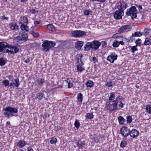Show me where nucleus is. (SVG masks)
<instances>
[{
    "instance_id": "1",
    "label": "nucleus",
    "mask_w": 151,
    "mask_h": 151,
    "mask_svg": "<svg viewBox=\"0 0 151 151\" xmlns=\"http://www.w3.org/2000/svg\"><path fill=\"white\" fill-rule=\"evenodd\" d=\"M123 100V99L122 96H118L116 97L115 100L108 102V103H109V104H106L105 108L110 111H114L117 109L119 102H120Z\"/></svg>"
},
{
    "instance_id": "2",
    "label": "nucleus",
    "mask_w": 151,
    "mask_h": 151,
    "mask_svg": "<svg viewBox=\"0 0 151 151\" xmlns=\"http://www.w3.org/2000/svg\"><path fill=\"white\" fill-rule=\"evenodd\" d=\"M101 45L100 42L97 40H94L91 42H87L85 45L84 48L85 50L87 51L91 49L95 50L99 48Z\"/></svg>"
},
{
    "instance_id": "3",
    "label": "nucleus",
    "mask_w": 151,
    "mask_h": 151,
    "mask_svg": "<svg viewBox=\"0 0 151 151\" xmlns=\"http://www.w3.org/2000/svg\"><path fill=\"white\" fill-rule=\"evenodd\" d=\"M3 110L6 111L4 113V115L5 117L9 118L10 117L14 116L13 113H17L18 112V109L16 108H14L11 106H7L4 108Z\"/></svg>"
},
{
    "instance_id": "4",
    "label": "nucleus",
    "mask_w": 151,
    "mask_h": 151,
    "mask_svg": "<svg viewBox=\"0 0 151 151\" xmlns=\"http://www.w3.org/2000/svg\"><path fill=\"white\" fill-rule=\"evenodd\" d=\"M55 45V43L54 42L46 40L43 42L42 46L44 48V51H47L50 48L54 47Z\"/></svg>"
},
{
    "instance_id": "5",
    "label": "nucleus",
    "mask_w": 151,
    "mask_h": 151,
    "mask_svg": "<svg viewBox=\"0 0 151 151\" xmlns=\"http://www.w3.org/2000/svg\"><path fill=\"white\" fill-rule=\"evenodd\" d=\"M126 14L128 16L132 15L131 18L133 20L134 18H136L137 16V9L135 6H133L129 9L127 10Z\"/></svg>"
},
{
    "instance_id": "6",
    "label": "nucleus",
    "mask_w": 151,
    "mask_h": 151,
    "mask_svg": "<svg viewBox=\"0 0 151 151\" xmlns=\"http://www.w3.org/2000/svg\"><path fill=\"white\" fill-rule=\"evenodd\" d=\"M7 52L11 54L15 53L18 52L19 49L16 46L8 45Z\"/></svg>"
},
{
    "instance_id": "7",
    "label": "nucleus",
    "mask_w": 151,
    "mask_h": 151,
    "mask_svg": "<svg viewBox=\"0 0 151 151\" xmlns=\"http://www.w3.org/2000/svg\"><path fill=\"white\" fill-rule=\"evenodd\" d=\"M22 37L18 36L16 37L15 40H17V42H18L19 41H22L24 42H25L27 40V33L25 32H22Z\"/></svg>"
},
{
    "instance_id": "8",
    "label": "nucleus",
    "mask_w": 151,
    "mask_h": 151,
    "mask_svg": "<svg viewBox=\"0 0 151 151\" xmlns=\"http://www.w3.org/2000/svg\"><path fill=\"white\" fill-rule=\"evenodd\" d=\"M130 130L126 127L124 126L121 128L120 130V133L122 135L126 137L129 134Z\"/></svg>"
},
{
    "instance_id": "9",
    "label": "nucleus",
    "mask_w": 151,
    "mask_h": 151,
    "mask_svg": "<svg viewBox=\"0 0 151 151\" xmlns=\"http://www.w3.org/2000/svg\"><path fill=\"white\" fill-rule=\"evenodd\" d=\"M117 55L116 54L115 52H113L107 57V60L110 63H113L114 62L115 60L117 59Z\"/></svg>"
},
{
    "instance_id": "10",
    "label": "nucleus",
    "mask_w": 151,
    "mask_h": 151,
    "mask_svg": "<svg viewBox=\"0 0 151 151\" xmlns=\"http://www.w3.org/2000/svg\"><path fill=\"white\" fill-rule=\"evenodd\" d=\"M123 14V11L118 9L115 12L114 14V17L116 19H120L122 18Z\"/></svg>"
},
{
    "instance_id": "11",
    "label": "nucleus",
    "mask_w": 151,
    "mask_h": 151,
    "mask_svg": "<svg viewBox=\"0 0 151 151\" xmlns=\"http://www.w3.org/2000/svg\"><path fill=\"white\" fill-rule=\"evenodd\" d=\"M116 7L119 9L123 11L127 7V4L123 2L119 1L117 3Z\"/></svg>"
},
{
    "instance_id": "12",
    "label": "nucleus",
    "mask_w": 151,
    "mask_h": 151,
    "mask_svg": "<svg viewBox=\"0 0 151 151\" xmlns=\"http://www.w3.org/2000/svg\"><path fill=\"white\" fill-rule=\"evenodd\" d=\"M8 46L7 43L6 42H0V52L7 53Z\"/></svg>"
},
{
    "instance_id": "13",
    "label": "nucleus",
    "mask_w": 151,
    "mask_h": 151,
    "mask_svg": "<svg viewBox=\"0 0 151 151\" xmlns=\"http://www.w3.org/2000/svg\"><path fill=\"white\" fill-rule=\"evenodd\" d=\"M131 27L129 25H125L119 28L118 30L119 32L121 33L122 32H127L130 30Z\"/></svg>"
},
{
    "instance_id": "14",
    "label": "nucleus",
    "mask_w": 151,
    "mask_h": 151,
    "mask_svg": "<svg viewBox=\"0 0 151 151\" xmlns=\"http://www.w3.org/2000/svg\"><path fill=\"white\" fill-rule=\"evenodd\" d=\"M139 134L138 131L135 129H133L130 131L129 135L133 138H135L138 137Z\"/></svg>"
},
{
    "instance_id": "15",
    "label": "nucleus",
    "mask_w": 151,
    "mask_h": 151,
    "mask_svg": "<svg viewBox=\"0 0 151 151\" xmlns=\"http://www.w3.org/2000/svg\"><path fill=\"white\" fill-rule=\"evenodd\" d=\"M26 144V143L24 140H20L16 142L15 144L16 146L18 147L19 148H21L24 147Z\"/></svg>"
},
{
    "instance_id": "16",
    "label": "nucleus",
    "mask_w": 151,
    "mask_h": 151,
    "mask_svg": "<svg viewBox=\"0 0 151 151\" xmlns=\"http://www.w3.org/2000/svg\"><path fill=\"white\" fill-rule=\"evenodd\" d=\"M76 143L79 148L82 149L85 147V142L84 141H81V140H78L76 141Z\"/></svg>"
},
{
    "instance_id": "17",
    "label": "nucleus",
    "mask_w": 151,
    "mask_h": 151,
    "mask_svg": "<svg viewBox=\"0 0 151 151\" xmlns=\"http://www.w3.org/2000/svg\"><path fill=\"white\" fill-rule=\"evenodd\" d=\"M10 29L14 31L17 30L19 28L18 25L15 23H12L9 24Z\"/></svg>"
},
{
    "instance_id": "18",
    "label": "nucleus",
    "mask_w": 151,
    "mask_h": 151,
    "mask_svg": "<svg viewBox=\"0 0 151 151\" xmlns=\"http://www.w3.org/2000/svg\"><path fill=\"white\" fill-rule=\"evenodd\" d=\"M45 82V81L44 78H39L36 80L35 84L36 85L41 86H42Z\"/></svg>"
},
{
    "instance_id": "19",
    "label": "nucleus",
    "mask_w": 151,
    "mask_h": 151,
    "mask_svg": "<svg viewBox=\"0 0 151 151\" xmlns=\"http://www.w3.org/2000/svg\"><path fill=\"white\" fill-rule=\"evenodd\" d=\"M28 20L27 18L25 16L21 17L19 19V23L21 24H25L27 25L28 24Z\"/></svg>"
},
{
    "instance_id": "20",
    "label": "nucleus",
    "mask_w": 151,
    "mask_h": 151,
    "mask_svg": "<svg viewBox=\"0 0 151 151\" xmlns=\"http://www.w3.org/2000/svg\"><path fill=\"white\" fill-rule=\"evenodd\" d=\"M83 42L79 41H78L75 44V47L78 50H80L83 45Z\"/></svg>"
},
{
    "instance_id": "21",
    "label": "nucleus",
    "mask_w": 151,
    "mask_h": 151,
    "mask_svg": "<svg viewBox=\"0 0 151 151\" xmlns=\"http://www.w3.org/2000/svg\"><path fill=\"white\" fill-rule=\"evenodd\" d=\"M83 64V63L82 62H81V63H79L77 65V69L78 71L81 72L83 70H85L84 68L81 66Z\"/></svg>"
},
{
    "instance_id": "22",
    "label": "nucleus",
    "mask_w": 151,
    "mask_h": 151,
    "mask_svg": "<svg viewBox=\"0 0 151 151\" xmlns=\"http://www.w3.org/2000/svg\"><path fill=\"white\" fill-rule=\"evenodd\" d=\"M44 94L42 92H39L37 93L35 99H38L39 100H41L43 97Z\"/></svg>"
},
{
    "instance_id": "23",
    "label": "nucleus",
    "mask_w": 151,
    "mask_h": 151,
    "mask_svg": "<svg viewBox=\"0 0 151 151\" xmlns=\"http://www.w3.org/2000/svg\"><path fill=\"white\" fill-rule=\"evenodd\" d=\"M47 29L50 31L54 32L55 30V29L54 26L52 24H49L47 26Z\"/></svg>"
},
{
    "instance_id": "24",
    "label": "nucleus",
    "mask_w": 151,
    "mask_h": 151,
    "mask_svg": "<svg viewBox=\"0 0 151 151\" xmlns=\"http://www.w3.org/2000/svg\"><path fill=\"white\" fill-rule=\"evenodd\" d=\"M25 24H22L20 26V28L22 30L25 32H27L29 30L28 27L26 26Z\"/></svg>"
},
{
    "instance_id": "25",
    "label": "nucleus",
    "mask_w": 151,
    "mask_h": 151,
    "mask_svg": "<svg viewBox=\"0 0 151 151\" xmlns=\"http://www.w3.org/2000/svg\"><path fill=\"white\" fill-rule=\"evenodd\" d=\"M151 44V39L148 38H146L144 43V45H150Z\"/></svg>"
},
{
    "instance_id": "26",
    "label": "nucleus",
    "mask_w": 151,
    "mask_h": 151,
    "mask_svg": "<svg viewBox=\"0 0 151 151\" xmlns=\"http://www.w3.org/2000/svg\"><path fill=\"white\" fill-rule=\"evenodd\" d=\"M86 84L88 87L91 88L93 86V82L91 81L88 80L86 82Z\"/></svg>"
},
{
    "instance_id": "27",
    "label": "nucleus",
    "mask_w": 151,
    "mask_h": 151,
    "mask_svg": "<svg viewBox=\"0 0 151 151\" xmlns=\"http://www.w3.org/2000/svg\"><path fill=\"white\" fill-rule=\"evenodd\" d=\"M83 95L81 93H79L78 94L77 96V99L79 102H80L81 103H82V100L83 99Z\"/></svg>"
},
{
    "instance_id": "28",
    "label": "nucleus",
    "mask_w": 151,
    "mask_h": 151,
    "mask_svg": "<svg viewBox=\"0 0 151 151\" xmlns=\"http://www.w3.org/2000/svg\"><path fill=\"white\" fill-rule=\"evenodd\" d=\"M70 35L73 37H78V30H75L71 32L70 33Z\"/></svg>"
},
{
    "instance_id": "29",
    "label": "nucleus",
    "mask_w": 151,
    "mask_h": 151,
    "mask_svg": "<svg viewBox=\"0 0 151 151\" xmlns=\"http://www.w3.org/2000/svg\"><path fill=\"white\" fill-rule=\"evenodd\" d=\"M145 109L146 112L149 114H151V105L149 104L146 106Z\"/></svg>"
},
{
    "instance_id": "30",
    "label": "nucleus",
    "mask_w": 151,
    "mask_h": 151,
    "mask_svg": "<svg viewBox=\"0 0 151 151\" xmlns=\"http://www.w3.org/2000/svg\"><path fill=\"white\" fill-rule=\"evenodd\" d=\"M13 84L14 86L16 87H19L20 84L19 83V79L18 78H17L14 79Z\"/></svg>"
},
{
    "instance_id": "31",
    "label": "nucleus",
    "mask_w": 151,
    "mask_h": 151,
    "mask_svg": "<svg viewBox=\"0 0 151 151\" xmlns=\"http://www.w3.org/2000/svg\"><path fill=\"white\" fill-rule=\"evenodd\" d=\"M142 35V34L139 32H135L134 33H133L132 35V37H140Z\"/></svg>"
},
{
    "instance_id": "32",
    "label": "nucleus",
    "mask_w": 151,
    "mask_h": 151,
    "mask_svg": "<svg viewBox=\"0 0 151 151\" xmlns=\"http://www.w3.org/2000/svg\"><path fill=\"white\" fill-rule=\"evenodd\" d=\"M118 119L120 124H124L125 119L122 116H119L118 118Z\"/></svg>"
},
{
    "instance_id": "33",
    "label": "nucleus",
    "mask_w": 151,
    "mask_h": 151,
    "mask_svg": "<svg viewBox=\"0 0 151 151\" xmlns=\"http://www.w3.org/2000/svg\"><path fill=\"white\" fill-rule=\"evenodd\" d=\"M86 34V32L84 31L78 30V37H82L84 36Z\"/></svg>"
},
{
    "instance_id": "34",
    "label": "nucleus",
    "mask_w": 151,
    "mask_h": 151,
    "mask_svg": "<svg viewBox=\"0 0 151 151\" xmlns=\"http://www.w3.org/2000/svg\"><path fill=\"white\" fill-rule=\"evenodd\" d=\"M83 56V55L81 54H78L77 55V58H76V59L77 60V62L78 63H81V58Z\"/></svg>"
},
{
    "instance_id": "35",
    "label": "nucleus",
    "mask_w": 151,
    "mask_h": 151,
    "mask_svg": "<svg viewBox=\"0 0 151 151\" xmlns=\"http://www.w3.org/2000/svg\"><path fill=\"white\" fill-rule=\"evenodd\" d=\"M115 96L114 93H110V96L109 97V100L111 101H113L115 99Z\"/></svg>"
},
{
    "instance_id": "36",
    "label": "nucleus",
    "mask_w": 151,
    "mask_h": 151,
    "mask_svg": "<svg viewBox=\"0 0 151 151\" xmlns=\"http://www.w3.org/2000/svg\"><path fill=\"white\" fill-rule=\"evenodd\" d=\"M137 46H130L129 47H131L130 49V50L131 52L133 53H134V52L135 51H137L138 50L137 48Z\"/></svg>"
},
{
    "instance_id": "37",
    "label": "nucleus",
    "mask_w": 151,
    "mask_h": 151,
    "mask_svg": "<svg viewBox=\"0 0 151 151\" xmlns=\"http://www.w3.org/2000/svg\"><path fill=\"white\" fill-rule=\"evenodd\" d=\"M127 145V143L126 141L125 140L122 141L120 143V147L122 148H124Z\"/></svg>"
},
{
    "instance_id": "38",
    "label": "nucleus",
    "mask_w": 151,
    "mask_h": 151,
    "mask_svg": "<svg viewBox=\"0 0 151 151\" xmlns=\"http://www.w3.org/2000/svg\"><path fill=\"white\" fill-rule=\"evenodd\" d=\"M2 83L5 87H6L9 85V83L8 80L5 79L3 81Z\"/></svg>"
},
{
    "instance_id": "39",
    "label": "nucleus",
    "mask_w": 151,
    "mask_h": 151,
    "mask_svg": "<svg viewBox=\"0 0 151 151\" xmlns=\"http://www.w3.org/2000/svg\"><path fill=\"white\" fill-rule=\"evenodd\" d=\"M93 115L92 113H87L86 115V117L89 119H91L93 118Z\"/></svg>"
},
{
    "instance_id": "40",
    "label": "nucleus",
    "mask_w": 151,
    "mask_h": 151,
    "mask_svg": "<svg viewBox=\"0 0 151 151\" xmlns=\"http://www.w3.org/2000/svg\"><path fill=\"white\" fill-rule=\"evenodd\" d=\"M57 141L56 138L55 137H52L51 139L50 142L52 144H55Z\"/></svg>"
},
{
    "instance_id": "41",
    "label": "nucleus",
    "mask_w": 151,
    "mask_h": 151,
    "mask_svg": "<svg viewBox=\"0 0 151 151\" xmlns=\"http://www.w3.org/2000/svg\"><path fill=\"white\" fill-rule=\"evenodd\" d=\"M68 83V88H70L73 86V84L72 83L70 82L69 79L67 78L66 81Z\"/></svg>"
},
{
    "instance_id": "42",
    "label": "nucleus",
    "mask_w": 151,
    "mask_h": 151,
    "mask_svg": "<svg viewBox=\"0 0 151 151\" xmlns=\"http://www.w3.org/2000/svg\"><path fill=\"white\" fill-rule=\"evenodd\" d=\"M119 42L117 41L114 42L112 44V46L115 47H118L119 46Z\"/></svg>"
},
{
    "instance_id": "43",
    "label": "nucleus",
    "mask_w": 151,
    "mask_h": 151,
    "mask_svg": "<svg viewBox=\"0 0 151 151\" xmlns=\"http://www.w3.org/2000/svg\"><path fill=\"white\" fill-rule=\"evenodd\" d=\"M6 63V61L3 58H0V65H4Z\"/></svg>"
},
{
    "instance_id": "44",
    "label": "nucleus",
    "mask_w": 151,
    "mask_h": 151,
    "mask_svg": "<svg viewBox=\"0 0 151 151\" xmlns=\"http://www.w3.org/2000/svg\"><path fill=\"white\" fill-rule=\"evenodd\" d=\"M141 43V40L140 39H138L135 41L136 46H140Z\"/></svg>"
},
{
    "instance_id": "45",
    "label": "nucleus",
    "mask_w": 151,
    "mask_h": 151,
    "mask_svg": "<svg viewBox=\"0 0 151 151\" xmlns=\"http://www.w3.org/2000/svg\"><path fill=\"white\" fill-rule=\"evenodd\" d=\"M127 122L128 123H130L132 122V119L131 116H127Z\"/></svg>"
},
{
    "instance_id": "46",
    "label": "nucleus",
    "mask_w": 151,
    "mask_h": 151,
    "mask_svg": "<svg viewBox=\"0 0 151 151\" xmlns=\"http://www.w3.org/2000/svg\"><path fill=\"white\" fill-rule=\"evenodd\" d=\"M106 84L108 87H110L113 86V83L112 81H110L107 82Z\"/></svg>"
},
{
    "instance_id": "47",
    "label": "nucleus",
    "mask_w": 151,
    "mask_h": 151,
    "mask_svg": "<svg viewBox=\"0 0 151 151\" xmlns=\"http://www.w3.org/2000/svg\"><path fill=\"white\" fill-rule=\"evenodd\" d=\"M31 34L33 35V37H38L39 35L38 33H36L34 32H32Z\"/></svg>"
},
{
    "instance_id": "48",
    "label": "nucleus",
    "mask_w": 151,
    "mask_h": 151,
    "mask_svg": "<svg viewBox=\"0 0 151 151\" xmlns=\"http://www.w3.org/2000/svg\"><path fill=\"white\" fill-rule=\"evenodd\" d=\"M74 125L75 127L78 128L79 127L80 123L78 121L76 120L75 122Z\"/></svg>"
},
{
    "instance_id": "49",
    "label": "nucleus",
    "mask_w": 151,
    "mask_h": 151,
    "mask_svg": "<svg viewBox=\"0 0 151 151\" xmlns=\"http://www.w3.org/2000/svg\"><path fill=\"white\" fill-rule=\"evenodd\" d=\"M30 12L33 14H37L38 13V11L37 10L35 9H33L30 10Z\"/></svg>"
},
{
    "instance_id": "50",
    "label": "nucleus",
    "mask_w": 151,
    "mask_h": 151,
    "mask_svg": "<svg viewBox=\"0 0 151 151\" xmlns=\"http://www.w3.org/2000/svg\"><path fill=\"white\" fill-rule=\"evenodd\" d=\"M84 14L85 15H88L90 14V11L88 10L84 11Z\"/></svg>"
},
{
    "instance_id": "51",
    "label": "nucleus",
    "mask_w": 151,
    "mask_h": 151,
    "mask_svg": "<svg viewBox=\"0 0 151 151\" xmlns=\"http://www.w3.org/2000/svg\"><path fill=\"white\" fill-rule=\"evenodd\" d=\"M93 141L96 143H98L99 141V139L97 137L94 138Z\"/></svg>"
},
{
    "instance_id": "52",
    "label": "nucleus",
    "mask_w": 151,
    "mask_h": 151,
    "mask_svg": "<svg viewBox=\"0 0 151 151\" xmlns=\"http://www.w3.org/2000/svg\"><path fill=\"white\" fill-rule=\"evenodd\" d=\"M102 42V47H105L107 45V42L105 41L103 42Z\"/></svg>"
},
{
    "instance_id": "53",
    "label": "nucleus",
    "mask_w": 151,
    "mask_h": 151,
    "mask_svg": "<svg viewBox=\"0 0 151 151\" xmlns=\"http://www.w3.org/2000/svg\"><path fill=\"white\" fill-rule=\"evenodd\" d=\"M13 85H14L13 83H10L9 86L12 89L14 88V86Z\"/></svg>"
},
{
    "instance_id": "54",
    "label": "nucleus",
    "mask_w": 151,
    "mask_h": 151,
    "mask_svg": "<svg viewBox=\"0 0 151 151\" xmlns=\"http://www.w3.org/2000/svg\"><path fill=\"white\" fill-rule=\"evenodd\" d=\"M122 101H121L120 102H119L120 103V104L118 105V106L121 108H122L123 107L124 104L122 103Z\"/></svg>"
},
{
    "instance_id": "55",
    "label": "nucleus",
    "mask_w": 151,
    "mask_h": 151,
    "mask_svg": "<svg viewBox=\"0 0 151 151\" xmlns=\"http://www.w3.org/2000/svg\"><path fill=\"white\" fill-rule=\"evenodd\" d=\"M40 23V22H39L37 21H34V24L35 25H37L38 24H39Z\"/></svg>"
},
{
    "instance_id": "56",
    "label": "nucleus",
    "mask_w": 151,
    "mask_h": 151,
    "mask_svg": "<svg viewBox=\"0 0 151 151\" xmlns=\"http://www.w3.org/2000/svg\"><path fill=\"white\" fill-rule=\"evenodd\" d=\"M92 60H93L94 62H97V59L96 57H94L93 58Z\"/></svg>"
},
{
    "instance_id": "57",
    "label": "nucleus",
    "mask_w": 151,
    "mask_h": 151,
    "mask_svg": "<svg viewBox=\"0 0 151 151\" xmlns=\"http://www.w3.org/2000/svg\"><path fill=\"white\" fill-rule=\"evenodd\" d=\"M2 19H3L7 20L8 19V18L7 17H5V16H2Z\"/></svg>"
},
{
    "instance_id": "58",
    "label": "nucleus",
    "mask_w": 151,
    "mask_h": 151,
    "mask_svg": "<svg viewBox=\"0 0 151 151\" xmlns=\"http://www.w3.org/2000/svg\"><path fill=\"white\" fill-rule=\"evenodd\" d=\"M27 149V151H34L33 149L30 147H28Z\"/></svg>"
},
{
    "instance_id": "59",
    "label": "nucleus",
    "mask_w": 151,
    "mask_h": 151,
    "mask_svg": "<svg viewBox=\"0 0 151 151\" xmlns=\"http://www.w3.org/2000/svg\"><path fill=\"white\" fill-rule=\"evenodd\" d=\"M25 62L26 63H29V60L28 58H27L26 59L25 61Z\"/></svg>"
},
{
    "instance_id": "60",
    "label": "nucleus",
    "mask_w": 151,
    "mask_h": 151,
    "mask_svg": "<svg viewBox=\"0 0 151 151\" xmlns=\"http://www.w3.org/2000/svg\"><path fill=\"white\" fill-rule=\"evenodd\" d=\"M106 0H97V1L103 3Z\"/></svg>"
},
{
    "instance_id": "61",
    "label": "nucleus",
    "mask_w": 151,
    "mask_h": 151,
    "mask_svg": "<svg viewBox=\"0 0 151 151\" xmlns=\"http://www.w3.org/2000/svg\"><path fill=\"white\" fill-rule=\"evenodd\" d=\"M119 44H121V45H124V43L122 41H120L119 42Z\"/></svg>"
},
{
    "instance_id": "62",
    "label": "nucleus",
    "mask_w": 151,
    "mask_h": 151,
    "mask_svg": "<svg viewBox=\"0 0 151 151\" xmlns=\"http://www.w3.org/2000/svg\"><path fill=\"white\" fill-rule=\"evenodd\" d=\"M137 7H138V8L140 9H142V7L141 5H137Z\"/></svg>"
},
{
    "instance_id": "63",
    "label": "nucleus",
    "mask_w": 151,
    "mask_h": 151,
    "mask_svg": "<svg viewBox=\"0 0 151 151\" xmlns=\"http://www.w3.org/2000/svg\"><path fill=\"white\" fill-rule=\"evenodd\" d=\"M27 0H20V1L21 2H25Z\"/></svg>"
},
{
    "instance_id": "64",
    "label": "nucleus",
    "mask_w": 151,
    "mask_h": 151,
    "mask_svg": "<svg viewBox=\"0 0 151 151\" xmlns=\"http://www.w3.org/2000/svg\"><path fill=\"white\" fill-rule=\"evenodd\" d=\"M131 41L132 42H133V40H134V38H133V37H132L131 36Z\"/></svg>"
}]
</instances>
